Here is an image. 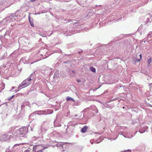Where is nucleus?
Here are the masks:
<instances>
[{"mask_svg": "<svg viewBox=\"0 0 152 152\" xmlns=\"http://www.w3.org/2000/svg\"><path fill=\"white\" fill-rule=\"evenodd\" d=\"M90 70L94 72H96V69L94 67H91L90 68Z\"/></svg>", "mask_w": 152, "mask_h": 152, "instance_id": "nucleus-8", "label": "nucleus"}, {"mask_svg": "<svg viewBox=\"0 0 152 152\" xmlns=\"http://www.w3.org/2000/svg\"><path fill=\"white\" fill-rule=\"evenodd\" d=\"M145 130H142V129H141L140 131H139V132L141 133H144V132H145Z\"/></svg>", "mask_w": 152, "mask_h": 152, "instance_id": "nucleus-11", "label": "nucleus"}, {"mask_svg": "<svg viewBox=\"0 0 152 152\" xmlns=\"http://www.w3.org/2000/svg\"><path fill=\"white\" fill-rule=\"evenodd\" d=\"M13 96H12L11 98H10V99H12V98L13 97Z\"/></svg>", "mask_w": 152, "mask_h": 152, "instance_id": "nucleus-17", "label": "nucleus"}, {"mask_svg": "<svg viewBox=\"0 0 152 152\" xmlns=\"http://www.w3.org/2000/svg\"><path fill=\"white\" fill-rule=\"evenodd\" d=\"M148 129V127H145V129Z\"/></svg>", "mask_w": 152, "mask_h": 152, "instance_id": "nucleus-18", "label": "nucleus"}, {"mask_svg": "<svg viewBox=\"0 0 152 152\" xmlns=\"http://www.w3.org/2000/svg\"><path fill=\"white\" fill-rule=\"evenodd\" d=\"M31 78H28L24 80V82H25L26 81H28V82H30V81H31Z\"/></svg>", "mask_w": 152, "mask_h": 152, "instance_id": "nucleus-9", "label": "nucleus"}, {"mask_svg": "<svg viewBox=\"0 0 152 152\" xmlns=\"http://www.w3.org/2000/svg\"><path fill=\"white\" fill-rule=\"evenodd\" d=\"M27 128L26 127H23L20 129V134L22 136H24L26 134Z\"/></svg>", "mask_w": 152, "mask_h": 152, "instance_id": "nucleus-2", "label": "nucleus"}, {"mask_svg": "<svg viewBox=\"0 0 152 152\" xmlns=\"http://www.w3.org/2000/svg\"><path fill=\"white\" fill-rule=\"evenodd\" d=\"M152 61V58L151 57H150L148 60L147 61L148 65L149 66H150L151 63Z\"/></svg>", "mask_w": 152, "mask_h": 152, "instance_id": "nucleus-7", "label": "nucleus"}, {"mask_svg": "<svg viewBox=\"0 0 152 152\" xmlns=\"http://www.w3.org/2000/svg\"><path fill=\"white\" fill-rule=\"evenodd\" d=\"M72 72L74 74H75V72L73 70L72 71Z\"/></svg>", "mask_w": 152, "mask_h": 152, "instance_id": "nucleus-15", "label": "nucleus"}, {"mask_svg": "<svg viewBox=\"0 0 152 152\" xmlns=\"http://www.w3.org/2000/svg\"><path fill=\"white\" fill-rule=\"evenodd\" d=\"M139 56H140V58L137 61L138 62H139L140 61V60L141 59H142V55H141V54H140L139 55Z\"/></svg>", "mask_w": 152, "mask_h": 152, "instance_id": "nucleus-12", "label": "nucleus"}, {"mask_svg": "<svg viewBox=\"0 0 152 152\" xmlns=\"http://www.w3.org/2000/svg\"><path fill=\"white\" fill-rule=\"evenodd\" d=\"M64 151V150H62V151Z\"/></svg>", "mask_w": 152, "mask_h": 152, "instance_id": "nucleus-20", "label": "nucleus"}, {"mask_svg": "<svg viewBox=\"0 0 152 152\" xmlns=\"http://www.w3.org/2000/svg\"><path fill=\"white\" fill-rule=\"evenodd\" d=\"M23 85L26 86L30 85L31 83L30 82H28V81H26L25 82H24V80L23 81Z\"/></svg>", "mask_w": 152, "mask_h": 152, "instance_id": "nucleus-6", "label": "nucleus"}, {"mask_svg": "<svg viewBox=\"0 0 152 152\" xmlns=\"http://www.w3.org/2000/svg\"><path fill=\"white\" fill-rule=\"evenodd\" d=\"M56 145L57 147H60V149L61 150L62 148H63L64 147H65V146L66 145L65 144H63L62 142H59L57 143L56 144Z\"/></svg>", "mask_w": 152, "mask_h": 152, "instance_id": "nucleus-3", "label": "nucleus"}, {"mask_svg": "<svg viewBox=\"0 0 152 152\" xmlns=\"http://www.w3.org/2000/svg\"><path fill=\"white\" fill-rule=\"evenodd\" d=\"M56 125H58V124H56ZM58 125H55V126H61V125L60 124H58Z\"/></svg>", "mask_w": 152, "mask_h": 152, "instance_id": "nucleus-14", "label": "nucleus"}, {"mask_svg": "<svg viewBox=\"0 0 152 152\" xmlns=\"http://www.w3.org/2000/svg\"><path fill=\"white\" fill-rule=\"evenodd\" d=\"M88 127L86 126H85L81 129V132L82 133H84L86 132V130L87 129Z\"/></svg>", "mask_w": 152, "mask_h": 152, "instance_id": "nucleus-4", "label": "nucleus"}, {"mask_svg": "<svg viewBox=\"0 0 152 152\" xmlns=\"http://www.w3.org/2000/svg\"><path fill=\"white\" fill-rule=\"evenodd\" d=\"M23 82L21 83V84H20L18 87V89H20V87H22L23 86H24V85H23Z\"/></svg>", "mask_w": 152, "mask_h": 152, "instance_id": "nucleus-10", "label": "nucleus"}, {"mask_svg": "<svg viewBox=\"0 0 152 152\" xmlns=\"http://www.w3.org/2000/svg\"><path fill=\"white\" fill-rule=\"evenodd\" d=\"M48 146V145H35L33 148V151L36 152H41L43 150L47 148Z\"/></svg>", "mask_w": 152, "mask_h": 152, "instance_id": "nucleus-1", "label": "nucleus"}, {"mask_svg": "<svg viewBox=\"0 0 152 152\" xmlns=\"http://www.w3.org/2000/svg\"><path fill=\"white\" fill-rule=\"evenodd\" d=\"M66 100L67 101H68L69 100H72L73 102L75 101V100H74V99L73 98H71V97H69V96H68L66 98Z\"/></svg>", "mask_w": 152, "mask_h": 152, "instance_id": "nucleus-5", "label": "nucleus"}, {"mask_svg": "<svg viewBox=\"0 0 152 152\" xmlns=\"http://www.w3.org/2000/svg\"><path fill=\"white\" fill-rule=\"evenodd\" d=\"M14 87H12V89H14Z\"/></svg>", "mask_w": 152, "mask_h": 152, "instance_id": "nucleus-19", "label": "nucleus"}, {"mask_svg": "<svg viewBox=\"0 0 152 152\" xmlns=\"http://www.w3.org/2000/svg\"><path fill=\"white\" fill-rule=\"evenodd\" d=\"M29 21L30 22V25L31 26L33 27H34V23H31L30 21L29 20Z\"/></svg>", "mask_w": 152, "mask_h": 152, "instance_id": "nucleus-13", "label": "nucleus"}, {"mask_svg": "<svg viewBox=\"0 0 152 152\" xmlns=\"http://www.w3.org/2000/svg\"><path fill=\"white\" fill-rule=\"evenodd\" d=\"M24 152H30L28 150Z\"/></svg>", "mask_w": 152, "mask_h": 152, "instance_id": "nucleus-16", "label": "nucleus"}]
</instances>
